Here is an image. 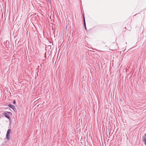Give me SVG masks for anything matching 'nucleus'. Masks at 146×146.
I'll return each mask as SVG.
<instances>
[{"mask_svg": "<svg viewBox=\"0 0 146 146\" xmlns=\"http://www.w3.org/2000/svg\"><path fill=\"white\" fill-rule=\"evenodd\" d=\"M137 14H136L135 15H133V16H135Z\"/></svg>", "mask_w": 146, "mask_h": 146, "instance_id": "obj_14", "label": "nucleus"}, {"mask_svg": "<svg viewBox=\"0 0 146 146\" xmlns=\"http://www.w3.org/2000/svg\"><path fill=\"white\" fill-rule=\"evenodd\" d=\"M50 3L51 2V0H47Z\"/></svg>", "mask_w": 146, "mask_h": 146, "instance_id": "obj_12", "label": "nucleus"}, {"mask_svg": "<svg viewBox=\"0 0 146 146\" xmlns=\"http://www.w3.org/2000/svg\"><path fill=\"white\" fill-rule=\"evenodd\" d=\"M5 45L6 47L7 48V49H8V48L9 47V41L7 40L5 43Z\"/></svg>", "mask_w": 146, "mask_h": 146, "instance_id": "obj_6", "label": "nucleus"}, {"mask_svg": "<svg viewBox=\"0 0 146 146\" xmlns=\"http://www.w3.org/2000/svg\"><path fill=\"white\" fill-rule=\"evenodd\" d=\"M6 138L7 139L9 140L10 138V136L9 134H6Z\"/></svg>", "mask_w": 146, "mask_h": 146, "instance_id": "obj_7", "label": "nucleus"}, {"mask_svg": "<svg viewBox=\"0 0 146 146\" xmlns=\"http://www.w3.org/2000/svg\"><path fill=\"white\" fill-rule=\"evenodd\" d=\"M3 114L8 119H10V117L9 116L10 115H11L12 113L10 112L7 111L6 112H3Z\"/></svg>", "mask_w": 146, "mask_h": 146, "instance_id": "obj_1", "label": "nucleus"}, {"mask_svg": "<svg viewBox=\"0 0 146 146\" xmlns=\"http://www.w3.org/2000/svg\"><path fill=\"white\" fill-rule=\"evenodd\" d=\"M44 57H45V60H46V54L45 53V54H44Z\"/></svg>", "mask_w": 146, "mask_h": 146, "instance_id": "obj_11", "label": "nucleus"}, {"mask_svg": "<svg viewBox=\"0 0 146 146\" xmlns=\"http://www.w3.org/2000/svg\"><path fill=\"white\" fill-rule=\"evenodd\" d=\"M11 131V130L10 129H8V130H7V133L6 134H10V133Z\"/></svg>", "mask_w": 146, "mask_h": 146, "instance_id": "obj_8", "label": "nucleus"}, {"mask_svg": "<svg viewBox=\"0 0 146 146\" xmlns=\"http://www.w3.org/2000/svg\"><path fill=\"white\" fill-rule=\"evenodd\" d=\"M125 29H127V30H128V29H127L125 27Z\"/></svg>", "mask_w": 146, "mask_h": 146, "instance_id": "obj_13", "label": "nucleus"}, {"mask_svg": "<svg viewBox=\"0 0 146 146\" xmlns=\"http://www.w3.org/2000/svg\"><path fill=\"white\" fill-rule=\"evenodd\" d=\"M138 99L140 100H141L143 99V96H138Z\"/></svg>", "mask_w": 146, "mask_h": 146, "instance_id": "obj_9", "label": "nucleus"}, {"mask_svg": "<svg viewBox=\"0 0 146 146\" xmlns=\"http://www.w3.org/2000/svg\"><path fill=\"white\" fill-rule=\"evenodd\" d=\"M8 106L10 108L12 109L15 112L16 111V109L15 108V106H14L11 104H8Z\"/></svg>", "mask_w": 146, "mask_h": 146, "instance_id": "obj_4", "label": "nucleus"}, {"mask_svg": "<svg viewBox=\"0 0 146 146\" xmlns=\"http://www.w3.org/2000/svg\"><path fill=\"white\" fill-rule=\"evenodd\" d=\"M94 32V28H92L86 31V33L89 35L92 34Z\"/></svg>", "mask_w": 146, "mask_h": 146, "instance_id": "obj_2", "label": "nucleus"}, {"mask_svg": "<svg viewBox=\"0 0 146 146\" xmlns=\"http://www.w3.org/2000/svg\"><path fill=\"white\" fill-rule=\"evenodd\" d=\"M142 141L146 145V133H145L142 137Z\"/></svg>", "mask_w": 146, "mask_h": 146, "instance_id": "obj_5", "label": "nucleus"}, {"mask_svg": "<svg viewBox=\"0 0 146 146\" xmlns=\"http://www.w3.org/2000/svg\"><path fill=\"white\" fill-rule=\"evenodd\" d=\"M82 16H83V24H84V27L85 29V30H86V32L87 31H88V30H87L86 27V21H85V17H84V13H83L82 14Z\"/></svg>", "mask_w": 146, "mask_h": 146, "instance_id": "obj_3", "label": "nucleus"}, {"mask_svg": "<svg viewBox=\"0 0 146 146\" xmlns=\"http://www.w3.org/2000/svg\"><path fill=\"white\" fill-rule=\"evenodd\" d=\"M13 104H16V102H15V100H14V101H13Z\"/></svg>", "mask_w": 146, "mask_h": 146, "instance_id": "obj_10", "label": "nucleus"}]
</instances>
